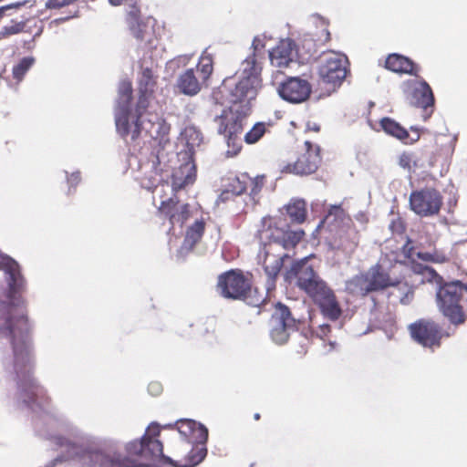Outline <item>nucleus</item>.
Segmentation results:
<instances>
[{
    "mask_svg": "<svg viewBox=\"0 0 467 467\" xmlns=\"http://www.w3.org/2000/svg\"><path fill=\"white\" fill-rule=\"evenodd\" d=\"M6 301L0 299V337L11 346L12 357L5 363L12 368L18 396L31 410H45L51 399L47 390L34 377L35 358L31 337V327L27 317L24 295L27 282L16 262L4 275Z\"/></svg>",
    "mask_w": 467,
    "mask_h": 467,
    "instance_id": "1",
    "label": "nucleus"
},
{
    "mask_svg": "<svg viewBox=\"0 0 467 467\" xmlns=\"http://www.w3.org/2000/svg\"><path fill=\"white\" fill-rule=\"evenodd\" d=\"M262 67L254 52L242 63L240 73L228 77L213 92V98L217 104L230 103L231 106L247 105L251 108V100L257 96L262 87Z\"/></svg>",
    "mask_w": 467,
    "mask_h": 467,
    "instance_id": "2",
    "label": "nucleus"
},
{
    "mask_svg": "<svg viewBox=\"0 0 467 467\" xmlns=\"http://www.w3.org/2000/svg\"><path fill=\"white\" fill-rule=\"evenodd\" d=\"M437 306L440 312L451 324L460 326L467 320V308L461 302L467 304V285L461 281L442 283L439 281Z\"/></svg>",
    "mask_w": 467,
    "mask_h": 467,
    "instance_id": "3",
    "label": "nucleus"
},
{
    "mask_svg": "<svg viewBox=\"0 0 467 467\" xmlns=\"http://www.w3.org/2000/svg\"><path fill=\"white\" fill-rule=\"evenodd\" d=\"M250 114L247 105L229 106L214 118L217 132L226 140L231 156L237 155L242 150L240 135L244 130V122Z\"/></svg>",
    "mask_w": 467,
    "mask_h": 467,
    "instance_id": "4",
    "label": "nucleus"
},
{
    "mask_svg": "<svg viewBox=\"0 0 467 467\" xmlns=\"http://www.w3.org/2000/svg\"><path fill=\"white\" fill-rule=\"evenodd\" d=\"M286 224L281 218L267 216L262 219L259 238L263 246L273 249L289 250L295 248L304 238L303 230L285 229Z\"/></svg>",
    "mask_w": 467,
    "mask_h": 467,
    "instance_id": "5",
    "label": "nucleus"
},
{
    "mask_svg": "<svg viewBox=\"0 0 467 467\" xmlns=\"http://www.w3.org/2000/svg\"><path fill=\"white\" fill-rule=\"evenodd\" d=\"M213 71V58L211 54L202 53L195 68H188L180 75L177 87L184 95L194 96L206 84Z\"/></svg>",
    "mask_w": 467,
    "mask_h": 467,
    "instance_id": "6",
    "label": "nucleus"
},
{
    "mask_svg": "<svg viewBox=\"0 0 467 467\" xmlns=\"http://www.w3.org/2000/svg\"><path fill=\"white\" fill-rule=\"evenodd\" d=\"M145 439L144 435L140 440H134L126 445L128 456L122 457L120 454L109 456L100 451H94L89 454V458L94 462V466L99 467H145L137 458L145 459Z\"/></svg>",
    "mask_w": 467,
    "mask_h": 467,
    "instance_id": "7",
    "label": "nucleus"
},
{
    "mask_svg": "<svg viewBox=\"0 0 467 467\" xmlns=\"http://www.w3.org/2000/svg\"><path fill=\"white\" fill-rule=\"evenodd\" d=\"M217 289L225 297L234 300L246 299L252 293V275L240 269H232L218 276Z\"/></svg>",
    "mask_w": 467,
    "mask_h": 467,
    "instance_id": "8",
    "label": "nucleus"
},
{
    "mask_svg": "<svg viewBox=\"0 0 467 467\" xmlns=\"http://www.w3.org/2000/svg\"><path fill=\"white\" fill-rule=\"evenodd\" d=\"M304 291L313 302L319 306L322 313L331 320H337L342 310L333 290L319 276L304 288Z\"/></svg>",
    "mask_w": 467,
    "mask_h": 467,
    "instance_id": "9",
    "label": "nucleus"
},
{
    "mask_svg": "<svg viewBox=\"0 0 467 467\" xmlns=\"http://www.w3.org/2000/svg\"><path fill=\"white\" fill-rule=\"evenodd\" d=\"M304 291L313 302L319 306L322 313L331 320H337L342 310L333 290L319 276L304 288Z\"/></svg>",
    "mask_w": 467,
    "mask_h": 467,
    "instance_id": "10",
    "label": "nucleus"
},
{
    "mask_svg": "<svg viewBox=\"0 0 467 467\" xmlns=\"http://www.w3.org/2000/svg\"><path fill=\"white\" fill-rule=\"evenodd\" d=\"M149 431L151 432V435H144V439L147 440L145 441L146 460L161 458L164 463L170 464L173 467H192L197 465L206 456L205 449H201L198 451L192 450L188 454L187 463L180 465L177 463V462L163 454V445L161 441H160L157 439H154V437L160 435V430L158 426H150Z\"/></svg>",
    "mask_w": 467,
    "mask_h": 467,
    "instance_id": "11",
    "label": "nucleus"
},
{
    "mask_svg": "<svg viewBox=\"0 0 467 467\" xmlns=\"http://www.w3.org/2000/svg\"><path fill=\"white\" fill-rule=\"evenodd\" d=\"M443 204L441 193L434 187H425L411 192L410 195V209L420 217L437 215Z\"/></svg>",
    "mask_w": 467,
    "mask_h": 467,
    "instance_id": "12",
    "label": "nucleus"
},
{
    "mask_svg": "<svg viewBox=\"0 0 467 467\" xmlns=\"http://www.w3.org/2000/svg\"><path fill=\"white\" fill-rule=\"evenodd\" d=\"M371 292H380L390 286H397L400 291L404 292V296L400 297V302L402 305H408L413 298V290L406 284L401 285L400 282L391 278L389 272L384 267L376 264L365 272Z\"/></svg>",
    "mask_w": 467,
    "mask_h": 467,
    "instance_id": "13",
    "label": "nucleus"
},
{
    "mask_svg": "<svg viewBox=\"0 0 467 467\" xmlns=\"http://www.w3.org/2000/svg\"><path fill=\"white\" fill-rule=\"evenodd\" d=\"M348 64V57L344 54L329 51L325 54L319 66V76L325 83L340 85L347 76Z\"/></svg>",
    "mask_w": 467,
    "mask_h": 467,
    "instance_id": "14",
    "label": "nucleus"
},
{
    "mask_svg": "<svg viewBox=\"0 0 467 467\" xmlns=\"http://www.w3.org/2000/svg\"><path fill=\"white\" fill-rule=\"evenodd\" d=\"M411 337L423 347H440L443 337L441 327L431 319L421 318L410 324Z\"/></svg>",
    "mask_w": 467,
    "mask_h": 467,
    "instance_id": "15",
    "label": "nucleus"
},
{
    "mask_svg": "<svg viewBox=\"0 0 467 467\" xmlns=\"http://www.w3.org/2000/svg\"><path fill=\"white\" fill-rule=\"evenodd\" d=\"M306 151L294 163H288L283 171L297 175H308L316 172L321 163L320 147L309 140L305 141Z\"/></svg>",
    "mask_w": 467,
    "mask_h": 467,
    "instance_id": "16",
    "label": "nucleus"
},
{
    "mask_svg": "<svg viewBox=\"0 0 467 467\" xmlns=\"http://www.w3.org/2000/svg\"><path fill=\"white\" fill-rule=\"evenodd\" d=\"M280 97L291 103L306 101L311 94V85L297 77L288 78L278 88Z\"/></svg>",
    "mask_w": 467,
    "mask_h": 467,
    "instance_id": "17",
    "label": "nucleus"
},
{
    "mask_svg": "<svg viewBox=\"0 0 467 467\" xmlns=\"http://www.w3.org/2000/svg\"><path fill=\"white\" fill-rule=\"evenodd\" d=\"M140 110L141 109L137 110L139 112V116L134 122V126L131 130L132 140H135L139 138L142 130L146 132V134L154 140L162 138L164 135L168 134L170 127L164 119L160 118L157 115H150V118L140 121Z\"/></svg>",
    "mask_w": 467,
    "mask_h": 467,
    "instance_id": "18",
    "label": "nucleus"
},
{
    "mask_svg": "<svg viewBox=\"0 0 467 467\" xmlns=\"http://www.w3.org/2000/svg\"><path fill=\"white\" fill-rule=\"evenodd\" d=\"M263 254V268L268 277V289L275 287L276 278L284 265V260L288 254L271 246H263L260 255Z\"/></svg>",
    "mask_w": 467,
    "mask_h": 467,
    "instance_id": "19",
    "label": "nucleus"
},
{
    "mask_svg": "<svg viewBox=\"0 0 467 467\" xmlns=\"http://www.w3.org/2000/svg\"><path fill=\"white\" fill-rule=\"evenodd\" d=\"M413 83L414 88L410 97V103L417 108L423 109V118L428 119L434 107V95L430 85L425 81L420 82L409 81L408 84Z\"/></svg>",
    "mask_w": 467,
    "mask_h": 467,
    "instance_id": "20",
    "label": "nucleus"
},
{
    "mask_svg": "<svg viewBox=\"0 0 467 467\" xmlns=\"http://www.w3.org/2000/svg\"><path fill=\"white\" fill-rule=\"evenodd\" d=\"M159 212L169 220L172 226L183 225L191 216L190 205L188 203L180 204L177 195L161 201Z\"/></svg>",
    "mask_w": 467,
    "mask_h": 467,
    "instance_id": "21",
    "label": "nucleus"
},
{
    "mask_svg": "<svg viewBox=\"0 0 467 467\" xmlns=\"http://www.w3.org/2000/svg\"><path fill=\"white\" fill-rule=\"evenodd\" d=\"M317 277L319 275L308 264L307 257L295 262L285 273V279L288 281L296 279V285L301 290L311 285Z\"/></svg>",
    "mask_w": 467,
    "mask_h": 467,
    "instance_id": "22",
    "label": "nucleus"
},
{
    "mask_svg": "<svg viewBox=\"0 0 467 467\" xmlns=\"http://www.w3.org/2000/svg\"><path fill=\"white\" fill-rule=\"evenodd\" d=\"M157 86V76L150 67H142L138 81L139 99L137 109H146L149 105V99L152 97Z\"/></svg>",
    "mask_w": 467,
    "mask_h": 467,
    "instance_id": "23",
    "label": "nucleus"
},
{
    "mask_svg": "<svg viewBox=\"0 0 467 467\" xmlns=\"http://www.w3.org/2000/svg\"><path fill=\"white\" fill-rule=\"evenodd\" d=\"M296 45L293 39L285 38L278 42L270 53L271 64L276 67H286L293 61Z\"/></svg>",
    "mask_w": 467,
    "mask_h": 467,
    "instance_id": "24",
    "label": "nucleus"
},
{
    "mask_svg": "<svg viewBox=\"0 0 467 467\" xmlns=\"http://www.w3.org/2000/svg\"><path fill=\"white\" fill-rule=\"evenodd\" d=\"M196 180V166L192 161H187L174 170L171 175V190L173 195Z\"/></svg>",
    "mask_w": 467,
    "mask_h": 467,
    "instance_id": "25",
    "label": "nucleus"
},
{
    "mask_svg": "<svg viewBox=\"0 0 467 467\" xmlns=\"http://www.w3.org/2000/svg\"><path fill=\"white\" fill-rule=\"evenodd\" d=\"M385 67L395 73L408 74L415 77H418L420 69L410 58L397 53L387 57Z\"/></svg>",
    "mask_w": 467,
    "mask_h": 467,
    "instance_id": "26",
    "label": "nucleus"
},
{
    "mask_svg": "<svg viewBox=\"0 0 467 467\" xmlns=\"http://www.w3.org/2000/svg\"><path fill=\"white\" fill-rule=\"evenodd\" d=\"M205 226L206 223L202 218L196 220L192 224H191L186 229L182 248L187 252L192 251L195 246L202 241L205 232Z\"/></svg>",
    "mask_w": 467,
    "mask_h": 467,
    "instance_id": "27",
    "label": "nucleus"
},
{
    "mask_svg": "<svg viewBox=\"0 0 467 467\" xmlns=\"http://www.w3.org/2000/svg\"><path fill=\"white\" fill-rule=\"evenodd\" d=\"M126 23L132 35L139 40L144 38L145 24L141 19L140 8L137 3L130 5L126 13Z\"/></svg>",
    "mask_w": 467,
    "mask_h": 467,
    "instance_id": "28",
    "label": "nucleus"
},
{
    "mask_svg": "<svg viewBox=\"0 0 467 467\" xmlns=\"http://www.w3.org/2000/svg\"><path fill=\"white\" fill-rule=\"evenodd\" d=\"M271 322H275L284 325L286 327L297 329L301 320L299 318H296L292 315L288 306L278 302L275 305V310L272 314Z\"/></svg>",
    "mask_w": 467,
    "mask_h": 467,
    "instance_id": "29",
    "label": "nucleus"
},
{
    "mask_svg": "<svg viewBox=\"0 0 467 467\" xmlns=\"http://www.w3.org/2000/svg\"><path fill=\"white\" fill-rule=\"evenodd\" d=\"M346 289L348 293L362 297L372 293L365 273L356 275L348 280Z\"/></svg>",
    "mask_w": 467,
    "mask_h": 467,
    "instance_id": "30",
    "label": "nucleus"
},
{
    "mask_svg": "<svg viewBox=\"0 0 467 467\" xmlns=\"http://www.w3.org/2000/svg\"><path fill=\"white\" fill-rule=\"evenodd\" d=\"M285 211L294 223H303L306 219V203L304 200H292L285 205Z\"/></svg>",
    "mask_w": 467,
    "mask_h": 467,
    "instance_id": "31",
    "label": "nucleus"
},
{
    "mask_svg": "<svg viewBox=\"0 0 467 467\" xmlns=\"http://www.w3.org/2000/svg\"><path fill=\"white\" fill-rule=\"evenodd\" d=\"M381 129L389 135L405 140L409 138L408 130L391 118L385 117L379 121Z\"/></svg>",
    "mask_w": 467,
    "mask_h": 467,
    "instance_id": "32",
    "label": "nucleus"
},
{
    "mask_svg": "<svg viewBox=\"0 0 467 467\" xmlns=\"http://www.w3.org/2000/svg\"><path fill=\"white\" fill-rule=\"evenodd\" d=\"M416 256L418 259L432 264H445L450 262L451 257L449 253L446 250L441 248L434 247L431 252H418L416 253Z\"/></svg>",
    "mask_w": 467,
    "mask_h": 467,
    "instance_id": "33",
    "label": "nucleus"
},
{
    "mask_svg": "<svg viewBox=\"0 0 467 467\" xmlns=\"http://www.w3.org/2000/svg\"><path fill=\"white\" fill-rule=\"evenodd\" d=\"M229 182L226 185L232 192V195H242L248 189L250 176L247 173H241L233 178H229Z\"/></svg>",
    "mask_w": 467,
    "mask_h": 467,
    "instance_id": "34",
    "label": "nucleus"
},
{
    "mask_svg": "<svg viewBox=\"0 0 467 467\" xmlns=\"http://www.w3.org/2000/svg\"><path fill=\"white\" fill-rule=\"evenodd\" d=\"M34 63L35 58L33 57H25L20 59L19 62L16 64L12 68V75L14 79H16V82H21Z\"/></svg>",
    "mask_w": 467,
    "mask_h": 467,
    "instance_id": "35",
    "label": "nucleus"
},
{
    "mask_svg": "<svg viewBox=\"0 0 467 467\" xmlns=\"http://www.w3.org/2000/svg\"><path fill=\"white\" fill-rule=\"evenodd\" d=\"M271 323H272V327H271V331H270V336H271L272 339L276 344H279V345H282V344H285V342H287V340L289 338L290 331L296 330L295 328L286 327L284 325H281V324H278L275 322H271Z\"/></svg>",
    "mask_w": 467,
    "mask_h": 467,
    "instance_id": "36",
    "label": "nucleus"
},
{
    "mask_svg": "<svg viewBox=\"0 0 467 467\" xmlns=\"http://www.w3.org/2000/svg\"><path fill=\"white\" fill-rule=\"evenodd\" d=\"M346 216V212L341 205H332L328 209L327 213L323 220V223L337 225L342 223L345 220Z\"/></svg>",
    "mask_w": 467,
    "mask_h": 467,
    "instance_id": "37",
    "label": "nucleus"
},
{
    "mask_svg": "<svg viewBox=\"0 0 467 467\" xmlns=\"http://www.w3.org/2000/svg\"><path fill=\"white\" fill-rule=\"evenodd\" d=\"M267 129L265 122H257L245 133L244 141L247 144H254L265 134Z\"/></svg>",
    "mask_w": 467,
    "mask_h": 467,
    "instance_id": "38",
    "label": "nucleus"
},
{
    "mask_svg": "<svg viewBox=\"0 0 467 467\" xmlns=\"http://www.w3.org/2000/svg\"><path fill=\"white\" fill-rule=\"evenodd\" d=\"M26 26V21H16L12 20L10 24L5 26L0 30V39L7 38L11 36L17 35L22 33Z\"/></svg>",
    "mask_w": 467,
    "mask_h": 467,
    "instance_id": "39",
    "label": "nucleus"
},
{
    "mask_svg": "<svg viewBox=\"0 0 467 467\" xmlns=\"http://www.w3.org/2000/svg\"><path fill=\"white\" fill-rule=\"evenodd\" d=\"M208 440V430L205 426L196 422V426L192 430V434L188 440V443L204 444Z\"/></svg>",
    "mask_w": 467,
    "mask_h": 467,
    "instance_id": "40",
    "label": "nucleus"
},
{
    "mask_svg": "<svg viewBox=\"0 0 467 467\" xmlns=\"http://www.w3.org/2000/svg\"><path fill=\"white\" fill-rule=\"evenodd\" d=\"M411 270L420 275H426L430 280L437 279L440 282L443 281L442 277L437 274V272L431 266L421 265L420 263L412 260L411 262Z\"/></svg>",
    "mask_w": 467,
    "mask_h": 467,
    "instance_id": "41",
    "label": "nucleus"
},
{
    "mask_svg": "<svg viewBox=\"0 0 467 467\" xmlns=\"http://www.w3.org/2000/svg\"><path fill=\"white\" fill-rule=\"evenodd\" d=\"M132 86L130 82H123L119 88V102L123 105L124 109L128 110L129 105L132 99Z\"/></svg>",
    "mask_w": 467,
    "mask_h": 467,
    "instance_id": "42",
    "label": "nucleus"
},
{
    "mask_svg": "<svg viewBox=\"0 0 467 467\" xmlns=\"http://www.w3.org/2000/svg\"><path fill=\"white\" fill-rule=\"evenodd\" d=\"M175 426L184 441H188L190 436L192 434L193 428L196 426V421L188 419L179 420L176 421Z\"/></svg>",
    "mask_w": 467,
    "mask_h": 467,
    "instance_id": "43",
    "label": "nucleus"
},
{
    "mask_svg": "<svg viewBox=\"0 0 467 467\" xmlns=\"http://www.w3.org/2000/svg\"><path fill=\"white\" fill-rule=\"evenodd\" d=\"M30 0H23V1H17L6 5H3L0 7V21L5 16H10L17 10L21 9L23 6H26L27 4H30Z\"/></svg>",
    "mask_w": 467,
    "mask_h": 467,
    "instance_id": "44",
    "label": "nucleus"
},
{
    "mask_svg": "<svg viewBox=\"0 0 467 467\" xmlns=\"http://www.w3.org/2000/svg\"><path fill=\"white\" fill-rule=\"evenodd\" d=\"M116 118V127L118 132L121 137L126 138L131 131H130V123L128 118V110Z\"/></svg>",
    "mask_w": 467,
    "mask_h": 467,
    "instance_id": "45",
    "label": "nucleus"
},
{
    "mask_svg": "<svg viewBox=\"0 0 467 467\" xmlns=\"http://www.w3.org/2000/svg\"><path fill=\"white\" fill-rule=\"evenodd\" d=\"M398 163L402 169L408 171H410L417 166V161L413 153L408 151H404L399 156Z\"/></svg>",
    "mask_w": 467,
    "mask_h": 467,
    "instance_id": "46",
    "label": "nucleus"
},
{
    "mask_svg": "<svg viewBox=\"0 0 467 467\" xmlns=\"http://www.w3.org/2000/svg\"><path fill=\"white\" fill-rule=\"evenodd\" d=\"M265 184V176L250 177L248 187H250V195L255 197L263 189Z\"/></svg>",
    "mask_w": 467,
    "mask_h": 467,
    "instance_id": "47",
    "label": "nucleus"
},
{
    "mask_svg": "<svg viewBox=\"0 0 467 467\" xmlns=\"http://www.w3.org/2000/svg\"><path fill=\"white\" fill-rule=\"evenodd\" d=\"M257 294V289L252 290V293L248 294L246 299L244 300L253 306H261L265 302L266 297L263 294Z\"/></svg>",
    "mask_w": 467,
    "mask_h": 467,
    "instance_id": "48",
    "label": "nucleus"
},
{
    "mask_svg": "<svg viewBox=\"0 0 467 467\" xmlns=\"http://www.w3.org/2000/svg\"><path fill=\"white\" fill-rule=\"evenodd\" d=\"M16 263V261L12 257L0 254V271L4 273V275L11 267H13V265H15Z\"/></svg>",
    "mask_w": 467,
    "mask_h": 467,
    "instance_id": "49",
    "label": "nucleus"
},
{
    "mask_svg": "<svg viewBox=\"0 0 467 467\" xmlns=\"http://www.w3.org/2000/svg\"><path fill=\"white\" fill-rule=\"evenodd\" d=\"M77 0H48L46 4L47 9H60L67 5H69Z\"/></svg>",
    "mask_w": 467,
    "mask_h": 467,
    "instance_id": "50",
    "label": "nucleus"
},
{
    "mask_svg": "<svg viewBox=\"0 0 467 467\" xmlns=\"http://www.w3.org/2000/svg\"><path fill=\"white\" fill-rule=\"evenodd\" d=\"M390 230L394 234H402L406 231L405 223L401 218H397L393 220L389 225Z\"/></svg>",
    "mask_w": 467,
    "mask_h": 467,
    "instance_id": "51",
    "label": "nucleus"
},
{
    "mask_svg": "<svg viewBox=\"0 0 467 467\" xmlns=\"http://www.w3.org/2000/svg\"><path fill=\"white\" fill-rule=\"evenodd\" d=\"M67 183L69 184L70 188H75L81 181V175L79 171L72 172L70 175L67 178Z\"/></svg>",
    "mask_w": 467,
    "mask_h": 467,
    "instance_id": "52",
    "label": "nucleus"
},
{
    "mask_svg": "<svg viewBox=\"0 0 467 467\" xmlns=\"http://www.w3.org/2000/svg\"><path fill=\"white\" fill-rule=\"evenodd\" d=\"M331 332V327L327 324H323L318 327L317 331L316 332V335L317 337L321 339H325L328 336V334Z\"/></svg>",
    "mask_w": 467,
    "mask_h": 467,
    "instance_id": "53",
    "label": "nucleus"
},
{
    "mask_svg": "<svg viewBox=\"0 0 467 467\" xmlns=\"http://www.w3.org/2000/svg\"><path fill=\"white\" fill-rule=\"evenodd\" d=\"M411 240L410 239H408L406 244L403 245L402 247V252L403 254H405V256L409 259H410L413 255V252H414V247L413 245L411 244Z\"/></svg>",
    "mask_w": 467,
    "mask_h": 467,
    "instance_id": "54",
    "label": "nucleus"
},
{
    "mask_svg": "<svg viewBox=\"0 0 467 467\" xmlns=\"http://www.w3.org/2000/svg\"><path fill=\"white\" fill-rule=\"evenodd\" d=\"M331 40V34L327 27H325L321 30V34L317 38V41L321 42L322 44H327Z\"/></svg>",
    "mask_w": 467,
    "mask_h": 467,
    "instance_id": "55",
    "label": "nucleus"
},
{
    "mask_svg": "<svg viewBox=\"0 0 467 467\" xmlns=\"http://www.w3.org/2000/svg\"><path fill=\"white\" fill-rule=\"evenodd\" d=\"M56 440V443L60 446V447H67V448H72V449H75L76 448V444L69 441L68 440L63 438V437H57L55 438Z\"/></svg>",
    "mask_w": 467,
    "mask_h": 467,
    "instance_id": "56",
    "label": "nucleus"
},
{
    "mask_svg": "<svg viewBox=\"0 0 467 467\" xmlns=\"http://www.w3.org/2000/svg\"><path fill=\"white\" fill-rule=\"evenodd\" d=\"M149 391L153 395H158L162 391V387L160 383L152 382L148 387Z\"/></svg>",
    "mask_w": 467,
    "mask_h": 467,
    "instance_id": "57",
    "label": "nucleus"
},
{
    "mask_svg": "<svg viewBox=\"0 0 467 467\" xmlns=\"http://www.w3.org/2000/svg\"><path fill=\"white\" fill-rule=\"evenodd\" d=\"M236 195H232V192L230 191V189L226 186V188L221 192V194L219 195V200L221 202H226L230 199H232L233 197H235Z\"/></svg>",
    "mask_w": 467,
    "mask_h": 467,
    "instance_id": "58",
    "label": "nucleus"
},
{
    "mask_svg": "<svg viewBox=\"0 0 467 467\" xmlns=\"http://www.w3.org/2000/svg\"><path fill=\"white\" fill-rule=\"evenodd\" d=\"M143 184H144V185H145V187H146V188H148V189H151V188H153V187H155V188L160 187V188L161 189V191H163L165 187H168V186H169V185H168V182L161 183V185H156V184H155V182H149L148 184H146V183H144V182H143Z\"/></svg>",
    "mask_w": 467,
    "mask_h": 467,
    "instance_id": "59",
    "label": "nucleus"
},
{
    "mask_svg": "<svg viewBox=\"0 0 467 467\" xmlns=\"http://www.w3.org/2000/svg\"><path fill=\"white\" fill-rule=\"evenodd\" d=\"M112 5H120L125 0H109Z\"/></svg>",
    "mask_w": 467,
    "mask_h": 467,
    "instance_id": "60",
    "label": "nucleus"
},
{
    "mask_svg": "<svg viewBox=\"0 0 467 467\" xmlns=\"http://www.w3.org/2000/svg\"><path fill=\"white\" fill-rule=\"evenodd\" d=\"M254 419L255 420H259L261 419V415H260V413H254Z\"/></svg>",
    "mask_w": 467,
    "mask_h": 467,
    "instance_id": "61",
    "label": "nucleus"
},
{
    "mask_svg": "<svg viewBox=\"0 0 467 467\" xmlns=\"http://www.w3.org/2000/svg\"><path fill=\"white\" fill-rule=\"evenodd\" d=\"M74 16H75V15L68 16H67V17H65V18H62V17H61V18H58V19H57V21H66L67 19H68V18H70V17H74Z\"/></svg>",
    "mask_w": 467,
    "mask_h": 467,
    "instance_id": "62",
    "label": "nucleus"
},
{
    "mask_svg": "<svg viewBox=\"0 0 467 467\" xmlns=\"http://www.w3.org/2000/svg\"><path fill=\"white\" fill-rule=\"evenodd\" d=\"M304 43H305V44H311V43H312V40H311V39H305V40H304Z\"/></svg>",
    "mask_w": 467,
    "mask_h": 467,
    "instance_id": "63",
    "label": "nucleus"
},
{
    "mask_svg": "<svg viewBox=\"0 0 467 467\" xmlns=\"http://www.w3.org/2000/svg\"><path fill=\"white\" fill-rule=\"evenodd\" d=\"M314 130H315L316 131H318V130H319V128H318V127H314Z\"/></svg>",
    "mask_w": 467,
    "mask_h": 467,
    "instance_id": "64",
    "label": "nucleus"
}]
</instances>
